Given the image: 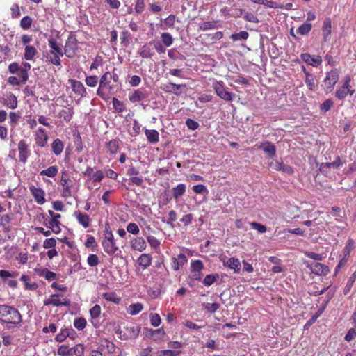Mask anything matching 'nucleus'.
<instances>
[{
    "label": "nucleus",
    "mask_w": 356,
    "mask_h": 356,
    "mask_svg": "<svg viewBox=\"0 0 356 356\" xmlns=\"http://www.w3.org/2000/svg\"><path fill=\"white\" fill-rule=\"evenodd\" d=\"M0 321L7 324L18 325L22 321V317L16 308L0 305Z\"/></svg>",
    "instance_id": "f257e3e1"
},
{
    "label": "nucleus",
    "mask_w": 356,
    "mask_h": 356,
    "mask_svg": "<svg viewBox=\"0 0 356 356\" xmlns=\"http://www.w3.org/2000/svg\"><path fill=\"white\" fill-rule=\"evenodd\" d=\"M112 74L109 72L104 73L100 78L99 86L97 90V95L103 99H107L110 97L113 88L110 85V80Z\"/></svg>",
    "instance_id": "f03ea898"
},
{
    "label": "nucleus",
    "mask_w": 356,
    "mask_h": 356,
    "mask_svg": "<svg viewBox=\"0 0 356 356\" xmlns=\"http://www.w3.org/2000/svg\"><path fill=\"white\" fill-rule=\"evenodd\" d=\"M140 331V327L132 323L126 325L124 330L120 328L115 329V333L122 340L134 339L138 336Z\"/></svg>",
    "instance_id": "7ed1b4c3"
},
{
    "label": "nucleus",
    "mask_w": 356,
    "mask_h": 356,
    "mask_svg": "<svg viewBox=\"0 0 356 356\" xmlns=\"http://www.w3.org/2000/svg\"><path fill=\"white\" fill-rule=\"evenodd\" d=\"M108 225L106 224V232H105V238L102 241V246L104 248V251L108 255H113L115 253V252L118 250V247L116 245L113 235L111 230H108Z\"/></svg>",
    "instance_id": "20e7f679"
},
{
    "label": "nucleus",
    "mask_w": 356,
    "mask_h": 356,
    "mask_svg": "<svg viewBox=\"0 0 356 356\" xmlns=\"http://www.w3.org/2000/svg\"><path fill=\"white\" fill-rule=\"evenodd\" d=\"M213 89L218 97L227 101L232 102L234 95L227 91L222 82H216L213 83Z\"/></svg>",
    "instance_id": "39448f33"
},
{
    "label": "nucleus",
    "mask_w": 356,
    "mask_h": 356,
    "mask_svg": "<svg viewBox=\"0 0 356 356\" xmlns=\"http://www.w3.org/2000/svg\"><path fill=\"white\" fill-rule=\"evenodd\" d=\"M307 267L311 269L313 273L318 275H326L330 272L328 266L316 261L308 264Z\"/></svg>",
    "instance_id": "423d86ee"
},
{
    "label": "nucleus",
    "mask_w": 356,
    "mask_h": 356,
    "mask_svg": "<svg viewBox=\"0 0 356 356\" xmlns=\"http://www.w3.org/2000/svg\"><path fill=\"white\" fill-rule=\"evenodd\" d=\"M339 80V72L337 69L327 72L324 80L325 86L328 89H332Z\"/></svg>",
    "instance_id": "0eeeda50"
},
{
    "label": "nucleus",
    "mask_w": 356,
    "mask_h": 356,
    "mask_svg": "<svg viewBox=\"0 0 356 356\" xmlns=\"http://www.w3.org/2000/svg\"><path fill=\"white\" fill-rule=\"evenodd\" d=\"M59 296L57 294H53L51 296L50 298L48 300H44V305H54L55 307H59V306H65V307H70V301L69 300L64 299L63 301L60 300L57 298Z\"/></svg>",
    "instance_id": "6e6552de"
},
{
    "label": "nucleus",
    "mask_w": 356,
    "mask_h": 356,
    "mask_svg": "<svg viewBox=\"0 0 356 356\" xmlns=\"http://www.w3.org/2000/svg\"><path fill=\"white\" fill-rule=\"evenodd\" d=\"M300 58L305 63L314 67H318L322 63L320 56H312L310 54L305 53L300 55Z\"/></svg>",
    "instance_id": "1a4fd4ad"
},
{
    "label": "nucleus",
    "mask_w": 356,
    "mask_h": 356,
    "mask_svg": "<svg viewBox=\"0 0 356 356\" xmlns=\"http://www.w3.org/2000/svg\"><path fill=\"white\" fill-rule=\"evenodd\" d=\"M60 182L63 187V195L64 197L71 196L70 188L72 186V181L68 179L66 172L62 173Z\"/></svg>",
    "instance_id": "9d476101"
},
{
    "label": "nucleus",
    "mask_w": 356,
    "mask_h": 356,
    "mask_svg": "<svg viewBox=\"0 0 356 356\" xmlns=\"http://www.w3.org/2000/svg\"><path fill=\"white\" fill-rule=\"evenodd\" d=\"M30 191L33 196L35 202L39 204H42L45 202L44 199V191L40 188H36L33 186H31L30 188Z\"/></svg>",
    "instance_id": "9b49d317"
},
{
    "label": "nucleus",
    "mask_w": 356,
    "mask_h": 356,
    "mask_svg": "<svg viewBox=\"0 0 356 356\" xmlns=\"http://www.w3.org/2000/svg\"><path fill=\"white\" fill-rule=\"evenodd\" d=\"M14 218L13 213H8L3 215L0 219V226L2 227V229L5 232H10L11 231V227H10V223L13 221Z\"/></svg>",
    "instance_id": "f8f14e48"
},
{
    "label": "nucleus",
    "mask_w": 356,
    "mask_h": 356,
    "mask_svg": "<svg viewBox=\"0 0 356 356\" xmlns=\"http://www.w3.org/2000/svg\"><path fill=\"white\" fill-rule=\"evenodd\" d=\"M71 87L72 90L76 94L80 95L81 97L86 96L87 92L86 88L81 81L76 80H71Z\"/></svg>",
    "instance_id": "ddd939ff"
},
{
    "label": "nucleus",
    "mask_w": 356,
    "mask_h": 356,
    "mask_svg": "<svg viewBox=\"0 0 356 356\" xmlns=\"http://www.w3.org/2000/svg\"><path fill=\"white\" fill-rule=\"evenodd\" d=\"M342 164V161L341 160L340 156H336L334 161L333 162L330 163H322L320 165L319 170L321 172H325L327 168H334L337 169L339 168Z\"/></svg>",
    "instance_id": "4468645a"
},
{
    "label": "nucleus",
    "mask_w": 356,
    "mask_h": 356,
    "mask_svg": "<svg viewBox=\"0 0 356 356\" xmlns=\"http://www.w3.org/2000/svg\"><path fill=\"white\" fill-rule=\"evenodd\" d=\"M224 266L232 269L235 273H239L241 266L239 259L235 257L229 258L226 262H224Z\"/></svg>",
    "instance_id": "2eb2a0df"
},
{
    "label": "nucleus",
    "mask_w": 356,
    "mask_h": 356,
    "mask_svg": "<svg viewBox=\"0 0 356 356\" xmlns=\"http://www.w3.org/2000/svg\"><path fill=\"white\" fill-rule=\"evenodd\" d=\"M148 97L147 92L143 90L138 89L134 91L131 95L129 96L130 102H138Z\"/></svg>",
    "instance_id": "dca6fc26"
},
{
    "label": "nucleus",
    "mask_w": 356,
    "mask_h": 356,
    "mask_svg": "<svg viewBox=\"0 0 356 356\" xmlns=\"http://www.w3.org/2000/svg\"><path fill=\"white\" fill-rule=\"evenodd\" d=\"M183 87H185V85H179L173 83H169L168 84L164 85V86L162 88L167 92L173 93L176 95H179L181 93L179 90Z\"/></svg>",
    "instance_id": "f3484780"
},
{
    "label": "nucleus",
    "mask_w": 356,
    "mask_h": 356,
    "mask_svg": "<svg viewBox=\"0 0 356 356\" xmlns=\"http://www.w3.org/2000/svg\"><path fill=\"white\" fill-rule=\"evenodd\" d=\"M18 149L19 152V161L25 163L29 155L27 145L24 140L19 141L18 143Z\"/></svg>",
    "instance_id": "a211bd4d"
},
{
    "label": "nucleus",
    "mask_w": 356,
    "mask_h": 356,
    "mask_svg": "<svg viewBox=\"0 0 356 356\" xmlns=\"http://www.w3.org/2000/svg\"><path fill=\"white\" fill-rule=\"evenodd\" d=\"M145 248L146 243L142 237H137L131 241V248L134 250L142 252Z\"/></svg>",
    "instance_id": "6ab92c4d"
},
{
    "label": "nucleus",
    "mask_w": 356,
    "mask_h": 356,
    "mask_svg": "<svg viewBox=\"0 0 356 356\" xmlns=\"http://www.w3.org/2000/svg\"><path fill=\"white\" fill-rule=\"evenodd\" d=\"M74 216H76L79 222L82 225L84 228L89 227L90 218L88 215L82 213L79 211H76L74 213Z\"/></svg>",
    "instance_id": "aec40b11"
},
{
    "label": "nucleus",
    "mask_w": 356,
    "mask_h": 356,
    "mask_svg": "<svg viewBox=\"0 0 356 356\" xmlns=\"http://www.w3.org/2000/svg\"><path fill=\"white\" fill-rule=\"evenodd\" d=\"M322 31H323L324 41L326 42V41H327V40H328L327 38L331 34V31H332V23H331V19L330 18H326L323 21Z\"/></svg>",
    "instance_id": "412c9836"
},
{
    "label": "nucleus",
    "mask_w": 356,
    "mask_h": 356,
    "mask_svg": "<svg viewBox=\"0 0 356 356\" xmlns=\"http://www.w3.org/2000/svg\"><path fill=\"white\" fill-rule=\"evenodd\" d=\"M260 148H262L264 152L268 154L270 157H273L275 156L276 154V148L274 145H273L271 143L267 141L264 143H263Z\"/></svg>",
    "instance_id": "4be33fe9"
},
{
    "label": "nucleus",
    "mask_w": 356,
    "mask_h": 356,
    "mask_svg": "<svg viewBox=\"0 0 356 356\" xmlns=\"http://www.w3.org/2000/svg\"><path fill=\"white\" fill-rule=\"evenodd\" d=\"M76 43L73 41H70L69 39L65 45V52L64 54L69 58H72L74 56L75 54V49H76Z\"/></svg>",
    "instance_id": "5701e85b"
},
{
    "label": "nucleus",
    "mask_w": 356,
    "mask_h": 356,
    "mask_svg": "<svg viewBox=\"0 0 356 356\" xmlns=\"http://www.w3.org/2000/svg\"><path fill=\"white\" fill-rule=\"evenodd\" d=\"M31 69V65L29 63H23L20 66V77L21 82L25 83L28 80V71Z\"/></svg>",
    "instance_id": "b1692460"
},
{
    "label": "nucleus",
    "mask_w": 356,
    "mask_h": 356,
    "mask_svg": "<svg viewBox=\"0 0 356 356\" xmlns=\"http://www.w3.org/2000/svg\"><path fill=\"white\" fill-rule=\"evenodd\" d=\"M145 136L150 143H156L159 139V132L156 130L145 129Z\"/></svg>",
    "instance_id": "393cba45"
},
{
    "label": "nucleus",
    "mask_w": 356,
    "mask_h": 356,
    "mask_svg": "<svg viewBox=\"0 0 356 356\" xmlns=\"http://www.w3.org/2000/svg\"><path fill=\"white\" fill-rule=\"evenodd\" d=\"M305 81L309 90L312 91L315 90L316 84L315 83V78L313 74H310L309 72H305Z\"/></svg>",
    "instance_id": "a878e982"
},
{
    "label": "nucleus",
    "mask_w": 356,
    "mask_h": 356,
    "mask_svg": "<svg viewBox=\"0 0 356 356\" xmlns=\"http://www.w3.org/2000/svg\"><path fill=\"white\" fill-rule=\"evenodd\" d=\"M52 152L56 155H60L64 148L63 143L58 138L54 140L51 144Z\"/></svg>",
    "instance_id": "bb28decb"
},
{
    "label": "nucleus",
    "mask_w": 356,
    "mask_h": 356,
    "mask_svg": "<svg viewBox=\"0 0 356 356\" xmlns=\"http://www.w3.org/2000/svg\"><path fill=\"white\" fill-rule=\"evenodd\" d=\"M138 264L143 266V268H146L151 265L152 257L149 254H143L138 259Z\"/></svg>",
    "instance_id": "cd10ccee"
},
{
    "label": "nucleus",
    "mask_w": 356,
    "mask_h": 356,
    "mask_svg": "<svg viewBox=\"0 0 356 356\" xmlns=\"http://www.w3.org/2000/svg\"><path fill=\"white\" fill-rule=\"evenodd\" d=\"M275 169L278 171H282L288 175L293 173V168L290 165H286L282 162H276Z\"/></svg>",
    "instance_id": "c85d7f7f"
},
{
    "label": "nucleus",
    "mask_w": 356,
    "mask_h": 356,
    "mask_svg": "<svg viewBox=\"0 0 356 356\" xmlns=\"http://www.w3.org/2000/svg\"><path fill=\"white\" fill-rule=\"evenodd\" d=\"M58 168L55 165H52V166L49 167L46 170H42L40 172V175L41 176L45 175L49 177H54L58 174Z\"/></svg>",
    "instance_id": "c756f323"
},
{
    "label": "nucleus",
    "mask_w": 356,
    "mask_h": 356,
    "mask_svg": "<svg viewBox=\"0 0 356 356\" xmlns=\"http://www.w3.org/2000/svg\"><path fill=\"white\" fill-rule=\"evenodd\" d=\"M186 191V186L184 184H180L177 185L176 187L172 188L173 197L175 199L179 198L182 196Z\"/></svg>",
    "instance_id": "7c9ffc66"
},
{
    "label": "nucleus",
    "mask_w": 356,
    "mask_h": 356,
    "mask_svg": "<svg viewBox=\"0 0 356 356\" xmlns=\"http://www.w3.org/2000/svg\"><path fill=\"white\" fill-rule=\"evenodd\" d=\"M49 62L56 66L60 65V59L59 55L56 54L54 51H50L49 55L47 57Z\"/></svg>",
    "instance_id": "2f4dec72"
},
{
    "label": "nucleus",
    "mask_w": 356,
    "mask_h": 356,
    "mask_svg": "<svg viewBox=\"0 0 356 356\" xmlns=\"http://www.w3.org/2000/svg\"><path fill=\"white\" fill-rule=\"evenodd\" d=\"M37 52L36 49L33 46H26L25 47L24 58L27 60H31L35 56Z\"/></svg>",
    "instance_id": "473e14b6"
},
{
    "label": "nucleus",
    "mask_w": 356,
    "mask_h": 356,
    "mask_svg": "<svg viewBox=\"0 0 356 356\" xmlns=\"http://www.w3.org/2000/svg\"><path fill=\"white\" fill-rule=\"evenodd\" d=\"M20 280L24 282L25 287L26 289L29 290H35L38 285L35 282L29 283L30 277L28 275H22Z\"/></svg>",
    "instance_id": "72a5a7b5"
},
{
    "label": "nucleus",
    "mask_w": 356,
    "mask_h": 356,
    "mask_svg": "<svg viewBox=\"0 0 356 356\" xmlns=\"http://www.w3.org/2000/svg\"><path fill=\"white\" fill-rule=\"evenodd\" d=\"M162 44L165 47H170L173 43V38L169 33H163L161 35Z\"/></svg>",
    "instance_id": "f704fd0d"
},
{
    "label": "nucleus",
    "mask_w": 356,
    "mask_h": 356,
    "mask_svg": "<svg viewBox=\"0 0 356 356\" xmlns=\"http://www.w3.org/2000/svg\"><path fill=\"white\" fill-rule=\"evenodd\" d=\"M312 28V24H310V23H305V24L300 25L298 28L296 32L298 34H300L302 35H305L308 34L311 31Z\"/></svg>",
    "instance_id": "c9c22d12"
},
{
    "label": "nucleus",
    "mask_w": 356,
    "mask_h": 356,
    "mask_svg": "<svg viewBox=\"0 0 356 356\" xmlns=\"http://www.w3.org/2000/svg\"><path fill=\"white\" fill-rule=\"evenodd\" d=\"M355 280H356V271L354 272L351 275V276L349 277V280H348V282L346 283V285L343 289L344 295L348 294L350 291V289H351L354 282H355Z\"/></svg>",
    "instance_id": "e433bc0d"
},
{
    "label": "nucleus",
    "mask_w": 356,
    "mask_h": 356,
    "mask_svg": "<svg viewBox=\"0 0 356 356\" xmlns=\"http://www.w3.org/2000/svg\"><path fill=\"white\" fill-rule=\"evenodd\" d=\"M84 352L83 346L77 344L73 348H71L70 356H82Z\"/></svg>",
    "instance_id": "4c0bfd02"
},
{
    "label": "nucleus",
    "mask_w": 356,
    "mask_h": 356,
    "mask_svg": "<svg viewBox=\"0 0 356 356\" xmlns=\"http://www.w3.org/2000/svg\"><path fill=\"white\" fill-rule=\"evenodd\" d=\"M32 23V18L30 16H25L20 21V26L22 29L27 30L31 28Z\"/></svg>",
    "instance_id": "58836bf2"
},
{
    "label": "nucleus",
    "mask_w": 356,
    "mask_h": 356,
    "mask_svg": "<svg viewBox=\"0 0 356 356\" xmlns=\"http://www.w3.org/2000/svg\"><path fill=\"white\" fill-rule=\"evenodd\" d=\"M187 261L186 256L181 253L178 255V259H175L174 261V269L175 270H178L181 266H183L184 264Z\"/></svg>",
    "instance_id": "ea45409f"
},
{
    "label": "nucleus",
    "mask_w": 356,
    "mask_h": 356,
    "mask_svg": "<svg viewBox=\"0 0 356 356\" xmlns=\"http://www.w3.org/2000/svg\"><path fill=\"white\" fill-rule=\"evenodd\" d=\"M138 54L141 57L145 58H151L152 56V55L154 54V53L152 52L149 47L147 46V44H145L144 46H143L142 49L138 52Z\"/></svg>",
    "instance_id": "a19ab883"
},
{
    "label": "nucleus",
    "mask_w": 356,
    "mask_h": 356,
    "mask_svg": "<svg viewBox=\"0 0 356 356\" xmlns=\"http://www.w3.org/2000/svg\"><path fill=\"white\" fill-rule=\"evenodd\" d=\"M113 106L117 113H122L125 110L124 104L115 97L113 98Z\"/></svg>",
    "instance_id": "79ce46f5"
},
{
    "label": "nucleus",
    "mask_w": 356,
    "mask_h": 356,
    "mask_svg": "<svg viewBox=\"0 0 356 356\" xmlns=\"http://www.w3.org/2000/svg\"><path fill=\"white\" fill-rule=\"evenodd\" d=\"M143 309V305L140 303L132 304L128 307V312L131 315H136Z\"/></svg>",
    "instance_id": "37998d69"
},
{
    "label": "nucleus",
    "mask_w": 356,
    "mask_h": 356,
    "mask_svg": "<svg viewBox=\"0 0 356 356\" xmlns=\"http://www.w3.org/2000/svg\"><path fill=\"white\" fill-rule=\"evenodd\" d=\"M202 307L207 310L209 313H214L220 308V305L218 303H203Z\"/></svg>",
    "instance_id": "c03bdc74"
},
{
    "label": "nucleus",
    "mask_w": 356,
    "mask_h": 356,
    "mask_svg": "<svg viewBox=\"0 0 356 356\" xmlns=\"http://www.w3.org/2000/svg\"><path fill=\"white\" fill-rule=\"evenodd\" d=\"M107 149L111 154H115L119 149L118 141L112 140L108 142L107 143Z\"/></svg>",
    "instance_id": "a18cd8bd"
},
{
    "label": "nucleus",
    "mask_w": 356,
    "mask_h": 356,
    "mask_svg": "<svg viewBox=\"0 0 356 356\" xmlns=\"http://www.w3.org/2000/svg\"><path fill=\"white\" fill-rule=\"evenodd\" d=\"M252 2L257 4L264 5L266 7L277 8V4L276 2L268 0H252Z\"/></svg>",
    "instance_id": "49530a36"
},
{
    "label": "nucleus",
    "mask_w": 356,
    "mask_h": 356,
    "mask_svg": "<svg viewBox=\"0 0 356 356\" xmlns=\"http://www.w3.org/2000/svg\"><path fill=\"white\" fill-rule=\"evenodd\" d=\"M218 278V274L207 275L204 277V279L203 280V283L204 285L209 286H211L212 284H213Z\"/></svg>",
    "instance_id": "de8ad7c7"
},
{
    "label": "nucleus",
    "mask_w": 356,
    "mask_h": 356,
    "mask_svg": "<svg viewBox=\"0 0 356 356\" xmlns=\"http://www.w3.org/2000/svg\"><path fill=\"white\" fill-rule=\"evenodd\" d=\"M216 24H217V22H216V21L205 22H203V23H202L200 24V29L202 31H207V30H209V29H213L217 28Z\"/></svg>",
    "instance_id": "09e8293b"
},
{
    "label": "nucleus",
    "mask_w": 356,
    "mask_h": 356,
    "mask_svg": "<svg viewBox=\"0 0 356 356\" xmlns=\"http://www.w3.org/2000/svg\"><path fill=\"white\" fill-rule=\"evenodd\" d=\"M5 104L7 106H8L9 108H10L12 109L17 108V97L13 94H10Z\"/></svg>",
    "instance_id": "8fccbe9b"
},
{
    "label": "nucleus",
    "mask_w": 356,
    "mask_h": 356,
    "mask_svg": "<svg viewBox=\"0 0 356 356\" xmlns=\"http://www.w3.org/2000/svg\"><path fill=\"white\" fill-rule=\"evenodd\" d=\"M49 227L51 229V232L58 234L60 232V222L55 220H50L48 222Z\"/></svg>",
    "instance_id": "3c124183"
},
{
    "label": "nucleus",
    "mask_w": 356,
    "mask_h": 356,
    "mask_svg": "<svg viewBox=\"0 0 356 356\" xmlns=\"http://www.w3.org/2000/svg\"><path fill=\"white\" fill-rule=\"evenodd\" d=\"M248 36H249V34L247 31H242L238 33L232 34L231 36V38L234 41H236L238 40H246L248 38Z\"/></svg>",
    "instance_id": "603ef678"
},
{
    "label": "nucleus",
    "mask_w": 356,
    "mask_h": 356,
    "mask_svg": "<svg viewBox=\"0 0 356 356\" xmlns=\"http://www.w3.org/2000/svg\"><path fill=\"white\" fill-rule=\"evenodd\" d=\"M351 81V76L350 75H346L344 79V83L343 86L341 87L343 89H346V90L349 91V94L350 95H353L355 92V90H350V83Z\"/></svg>",
    "instance_id": "864d4df0"
},
{
    "label": "nucleus",
    "mask_w": 356,
    "mask_h": 356,
    "mask_svg": "<svg viewBox=\"0 0 356 356\" xmlns=\"http://www.w3.org/2000/svg\"><path fill=\"white\" fill-rule=\"evenodd\" d=\"M354 248V241L353 239H349L343 249V254L344 257L349 256L350 252Z\"/></svg>",
    "instance_id": "5fc2aeb1"
},
{
    "label": "nucleus",
    "mask_w": 356,
    "mask_h": 356,
    "mask_svg": "<svg viewBox=\"0 0 356 356\" xmlns=\"http://www.w3.org/2000/svg\"><path fill=\"white\" fill-rule=\"evenodd\" d=\"M86 325V321L83 318H76L74 321V327L79 330H82Z\"/></svg>",
    "instance_id": "6e6d98bb"
},
{
    "label": "nucleus",
    "mask_w": 356,
    "mask_h": 356,
    "mask_svg": "<svg viewBox=\"0 0 356 356\" xmlns=\"http://www.w3.org/2000/svg\"><path fill=\"white\" fill-rule=\"evenodd\" d=\"M70 350L71 348L65 345H62L59 346L58 349V354L60 356H70Z\"/></svg>",
    "instance_id": "4d7b16f0"
},
{
    "label": "nucleus",
    "mask_w": 356,
    "mask_h": 356,
    "mask_svg": "<svg viewBox=\"0 0 356 356\" xmlns=\"http://www.w3.org/2000/svg\"><path fill=\"white\" fill-rule=\"evenodd\" d=\"M150 44H152L154 45L155 50L159 54H162L165 51V48L163 47V44L161 43L159 41L154 40L150 42Z\"/></svg>",
    "instance_id": "13d9d810"
},
{
    "label": "nucleus",
    "mask_w": 356,
    "mask_h": 356,
    "mask_svg": "<svg viewBox=\"0 0 356 356\" xmlns=\"http://www.w3.org/2000/svg\"><path fill=\"white\" fill-rule=\"evenodd\" d=\"M88 264L90 266L94 267L99 264V260L96 254H90L87 259Z\"/></svg>",
    "instance_id": "bf43d9fd"
},
{
    "label": "nucleus",
    "mask_w": 356,
    "mask_h": 356,
    "mask_svg": "<svg viewBox=\"0 0 356 356\" xmlns=\"http://www.w3.org/2000/svg\"><path fill=\"white\" fill-rule=\"evenodd\" d=\"M250 225L252 229L257 230L259 233H265L267 230V228L265 225L258 223L257 222H252L250 223Z\"/></svg>",
    "instance_id": "052dcab7"
},
{
    "label": "nucleus",
    "mask_w": 356,
    "mask_h": 356,
    "mask_svg": "<svg viewBox=\"0 0 356 356\" xmlns=\"http://www.w3.org/2000/svg\"><path fill=\"white\" fill-rule=\"evenodd\" d=\"M86 83L90 87H95L98 82L97 76H89L86 78Z\"/></svg>",
    "instance_id": "680f3d73"
},
{
    "label": "nucleus",
    "mask_w": 356,
    "mask_h": 356,
    "mask_svg": "<svg viewBox=\"0 0 356 356\" xmlns=\"http://www.w3.org/2000/svg\"><path fill=\"white\" fill-rule=\"evenodd\" d=\"M90 316L92 318H97L99 316L101 313V307L98 305H95L90 310Z\"/></svg>",
    "instance_id": "e2e57ef3"
},
{
    "label": "nucleus",
    "mask_w": 356,
    "mask_h": 356,
    "mask_svg": "<svg viewBox=\"0 0 356 356\" xmlns=\"http://www.w3.org/2000/svg\"><path fill=\"white\" fill-rule=\"evenodd\" d=\"M348 93H349L348 90H346V89L341 87L336 90L335 97L339 100H343Z\"/></svg>",
    "instance_id": "0e129e2a"
},
{
    "label": "nucleus",
    "mask_w": 356,
    "mask_h": 356,
    "mask_svg": "<svg viewBox=\"0 0 356 356\" xmlns=\"http://www.w3.org/2000/svg\"><path fill=\"white\" fill-rule=\"evenodd\" d=\"M203 268V264L200 260H195L191 263L192 271H201Z\"/></svg>",
    "instance_id": "69168bd1"
},
{
    "label": "nucleus",
    "mask_w": 356,
    "mask_h": 356,
    "mask_svg": "<svg viewBox=\"0 0 356 356\" xmlns=\"http://www.w3.org/2000/svg\"><path fill=\"white\" fill-rule=\"evenodd\" d=\"M127 230L131 234H137L139 232V227L136 223L130 222L127 227Z\"/></svg>",
    "instance_id": "338daca9"
},
{
    "label": "nucleus",
    "mask_w": 356,
    "mask_h": 356,
    "mask_svg": "<svg viewBox=\"0 0 356 356\" xmlns=\"http://www.w3.org/2000/svg\"><path fill=\"white\" fill-rule=\"evenodd\" d=\"M333 106V102L331 99H327L321 104L320 108L322 111L327 112Z\"/></svg>",
    "instance_id": "774afa93"
}]
</instances>
